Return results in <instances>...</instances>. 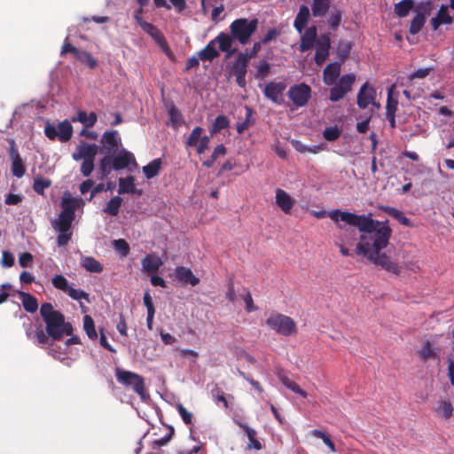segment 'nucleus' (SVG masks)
Returning a JSON list of instances; mask_svg holds the SVG:
<instances>
[{
	"mask_svg": "<svg viewBox=\"0 0 454 454\" xmlns=\"http://www.w3.org/2000/svg\"><path fill=\"white\" fill-rule=\"evenodd\" d=\"M175 275L176 279L182 284L196 286L200 283V278L192 273V270L184 266L176 267L175 269Z\"/></svg>",
	"mask_w": 454,
	"mask_h": 454,
	"instance_id": "obj_21",
	"label": "nucleus"
},
{
	"mask_svg": "<svg viewBox=\"0 0 454 454\" xmlns=\"http://www.w3.org/2000/svg\"><path fill=\"white\" fill-rule=\"evenodd\" d=\"M27 335L29 339H32L39 345H43L47 341V336L43 333V331L40 328L36 329L35 333L32 334V333L27 331Z\"/></svg>",
	"mask_w": 454,
	"mask_h": 454,
	"instance_id": "obj_51",
	"label": "nucleus"
},
{
	"mask_svg": "<svg viewBox=\"0 0 454 454\" xmlns=\"http://www.w3.org/2000/svg\"><path fill=\"white\" fill-rule=\"evenodd\" d=\"M119 194L123 193H137L141 194V191L136 189L135 186V177L132 176H129L124 178L119 179Z\"/></svg>",
	"mask_w": 454,
	"mask_h": 454,
	"instance_id": "obj_25",
	"label": "nucleus"
},
{
	"mask_svg": "<svg viewBox=\"0 0 454 454\" xmlns=\"http://www.w3.org/2000/svg\"><path fill=\"white\" fill-rule=\"evenodd\" d=\"M432 10V4L429 1L420 2L415 7V16L413 17L411 26L410 33L412 35L418 34L425 25L427 16L430 14Z\"/></svg>",
	"mask_w": 454,
	"mask_h": 454,
	"instance_id": "obj_9",
	"label": "nucleus"
},
{
	"mask_svg": "<svg viewBox=\"0 0 454 454\" xmlns=\"http://www.w3.org/2000/svg\"><path fill=\"white\" fill-rule=\"evenodd\" d=\"M203 129L195 127L189 135L186 145L195 147L199 154L203 153L208 147L210 137L208 136H202Z\"/></svg>",
	"mask_w": 454,
	"mask_h": 454,
	"instance_id": "obj_12",
	"label": "nucleus"
},
{
	"mask_svg": "<svg viewBox=\"0 0 454 454\" xmlns=\"http://www.w3.org/2000/svg\"><path fill=\"white\" fill-rule=\"evenodd\" d=\"M432 70V67L419 68L409 75V79H423L427 77Z\"/></svg>",
	"mask_w": 454,
	"mask_h": 454,
	"instance_id": "obj_55",
	"label": "nucleus"
},
{
	"mask_svg": "<svg viewBox=\"0 0 454 454\" xmlns=\"http://www.w3.org/2000/svg\"><path fill=\"white\" fill-rule=\"evenodd\" d=\"M331 4V0H312V14L315 17L325 15Z\"/></svg>",
	"mask_w": 454,
	"mask_h": 454,
	"instance_id": "obj_31",
	"label": "nucleus"
},
{
	"mask_svg": "<svg viewBox=\"0 0 454 454\" xmlns=\"http://www.w3.org/2000/svg\"><path fill=\"white\" fill-rule=\"evenodd\" d=\"M258 27V20H248L246 18L235 20L230 26L231 36L241 44L248 43L251 35Z\"/></svg>",
	"mask_w": 454,
	"mask_h": 454,
	"instance_id": "obj_6",
	"label": "nucleus"
},
{
	"mask_svg": "<svg viewBox=\"0 0 454 454\" xmlns=\"http://www.w3.org/2000/svg\"><path fill=\"white\" fill-rule=\"evenodd\" d=\"M342 12L340 10L334 9L330 13L328 18V24L333 29H336L341 20Z\"/></svg>",
	"mask_w": 454,
	"mask_h": 454,
	"instance_id": "obj_50",
	"label": "nucleus"
},
{
	"mask_svg": "<svg viewBox=\"0 0 454 454\" xmlns=\"http://www.w3.org/2000/svg\"><path fill=\"white\" fill-rule=\"evenodd\" d=\"M20 296L22 305L27 312L33 313L37 310L38 302L34 296L25 292H20Z\"/></svg>",
	"mask_w": 454,
	"mask_h": 454,
	"instance_id": "obj_33",
	"label": "nucleus"
},
{
	"mask_svg": "<svg viewBox=\"0 0 454 454\" xmlns=\"http://www.w3.org/2000/svg\"><path fill=\"white\" fill-rule=\"evenodd\" d=\"M309 434L314 437L321 439L323 441V442L327 446V448L329 449V450L331 452H333V453L336 452V448H335L334 442L332 441V439L328 434H326L325 432H323L321 430H318V429H314V430L310 431Z\"/></svg>",
	"mask_w": 454,
	"mask_h": 454,
	"instance_id": "obj_39",
	"label": "nucleus"
},
{
	"mask_svg": "<svg viewBox=\"0 0 454 454\" xmlns=\"http://www.w3.org/2000/svg\"><path fill=\"white\" fill-rule=\"evenodd\" d=\"M310 13L309 9L307 5H301L299 9V12L295 17L294 26L295 29L301 34L304 28L306 27Z\"/></svg>",
	"mask_w": 454,
	"mask_h": 454,
	"instance_id": "obj_24",
	"label": "nucleus"
},
{
	"mask_svg": "<svg viewBox=\"0 0 454 454\" xmlns=\"http://www.w3.org/2000/svg\"><path fill=\"white\" fill-rule=\"evenodd\" d=\"M113 247L121 257L127 256L129 252V244L121 239L114 240Z\"/></svg>",
	"mask_w": 454,
	"mask_h": 454,
	"instance_id": "obj_45",
	"label": "nucleus"
},
{
	"mask_svg": "<svg viewBox=\"0 0 454 454\" xmlns=\"http://www.w3.org/2000/svg\"><path fill=\"white\" fill-rule=\"evenodd\" d=\"M78 51L79 50L75 47H74L72 44H70L68 42H67V39H66L63 46H62V49H61V51H60V54L61 55H64L67 52H70L72 53L74 57L78 54Z\"/></svg>",
	"mask_w": 454,
	"mask_h": 454,
	"instance_id": "obj_62",
	"label": "nucleus"
},
{
	"mask_svg": "<svg viewBox=\"0 0 454 454\" xmlns=\"http://www.w3.org/2000/svg\"><path fill=\"white\" fill-rule=\"evenodd\" d=\"M142 271L148 275L156 274L163 265L161 258L154 253L146 254L141 261Z\"/></svg>",
	"mask_w": 454,
	"mask_h": 454,
	"instance_id": "obj_18",
	"label": "nucleus"
},
{
	"mask_svg": "<svg viewBox=\"0 0 454 454\" xmlns=\"http://www.w3.org/2000/svg\"><path fill=\"white\" fill-rule=\"evenodd\" d=\"M97 153L96 145L82 142L76 147L72 156L74 160H95Z\"/></svg>",
	"mask_w": 454,
	"mask_h": 454,
	"instance_id": "obj_16",
	"label": "nucleus"
},
{
	"mask_svg": "<svg viewBox=\"0 0 454 454\" xmlns=\"http://www.w3.org/2000/svg\"><path fill=\"white\" fill-rule=\"evenodd\" d=\"M67 293L74 300L88 299V294L81 289H74L70 286Z\"/></svg>",
	"mask_w": 454,
	"mask_h": 454,
	"instance_id": "obj_56",
	"label": "nucleus"
},
{
	"mask_svg": "<svg viewBox=\"0 0 454 454\" xmlns=\"http://www.w3.org/2000/svg\"><path fill=\"white\" fill-rule=\"evenodd\" d=\"M246 111H247L246 120L244 121L239 122L237 124V131H238L239 134H242L253 123L251 121V117H252V114H253L252 109L250 107H248V106H246Z\"/></svg>",
	"mask_w": 454,
	"mask_h": 454,
	"instance_id": "obj_48",
	"label": "nucleus"
},
{
	"mask_svg": "<svg viewBox=\"0 0 454 454\" xmlns=\"http://www.w3.org/2000/svg\"><path fill=\"white\" fill-rule=\"evenodd\" d=\"M329 216L340 228V223L356 227L359 231L358 240L356 244V254L366 258L370 262L383 270L398 275L401 267L389 252L384 249L387 247L392 235L388 221H377L372 215H356L348 211L333 209Z\"/></svg>",
	"mask_w": 454,
	"mask_h": 454,
	"instance_id": "obj_1",
	"label": "nucleus"
},
{
	"mask_svg": "<svg viewBox=\"0 0 454 454\" xmlns=\"http://www.w3.org/2000/svg\"><path fill=\"white\" fill-rule=\"evenodd\" d=\"M267 327L274 333L289 337L297 333V325L295 321L281 313H271L265 320Z\"/></svg>",
	"mask_w": 454,
	"mask_h": 454,
	"instance_id": "obj_5",
	"label": "nucleus"
},
{
	"mask_svg": "<svg viewBox=\"0 0 454 454\" xmlns=\"http://www.w3.org/2000/svg\"><path fill=\"white\" fill-rule=\"evenodd\" d=\"M341 134L340 129H339L337 126H331L327 127L324 132L323 137L325 140L333 142L339 138V137Z\"/></svg>",
	"mask_w": 454,
	"mask_h": 454,
	"instance_id": "obj_46",
	"label": "nucleus"
},
{
	"mask_svg": "<svg viewBox=\"0 0 454 454\" xmlns=\"http://www.w3.org/2000/svg\"><path fill=\"white\" fill-rule=\"evenodd\" d=\"M330 39L328 36L320 37L316 43L315 61L321 66L329 55Z\"/></svg>",
	"mask_w": 454,
	"mask_h": 454,
	"instance_id": "obj_20",
	"label": "nucleus"
},
{
	"mask_svg": "<svg viewBox=\"0 0 454 454\" xmlns=\"http://www.w3.org/2000/svg\"><path fill=\"white\" fill-rule=\"evenodd\" d=\"M434 411L444 419H449L453 414V406L450 401L442 400L437 403Z\"/></svg>",
	"mask_w": 454,
	"mask_h": 454,
	"instance_id": "obj_32",
	"label": "nucleus"
},
{
	"mask_svg": "<svg viewBox=\"0 0 454 454\" xmlns=\"http://www.w3.org/2000/svg\"><path fill=\"white\" fill-rule=\"evenodd\" d=\"M101 153L111 156L122 147L121 139L117 130L106 131L101 137Z\"/></svg>",
	"mask_w": 454,
	"mask_h": 454,
	"instance_id": "obj_10",
	"label": "nucleus"
},
{
	"mask_svg": "<svg viewBox=\"0 0 454 454\" xmlns=\"http://www.w3.org/2000/svg\"><path fill=\"white\" fill-rule=\"evenodd\" d=\"M94 169V160H82L81 172L84 176H89Z\"/></svg>",
	"mask_w": 454,
	"mask_h": 454,
	"instance_id": "obj_58",
	"label": "nucleus"
},
{
	"mask_svg": "<svg viewBox=\"0 0 454 454\" xmlns=\"http://www.w3.org/2000/svg\"><path fill=\"white\" fill-rule=\"evenodd\" d=\"M10 156L12 160V173L14 176L20 178L22 177L25 174V167L23 165V160L18 153L15 143L13 140L10 141Z\"/></svg>",
	"mask_w": 454,
	"mask_h": 454,
	"instance_id": "obj_19",
	"label": "nucleus"
},
{
	"mask_svg": "<svg viewBox=\"0 0 454 454\" xmlns=\"http://www.w3.org/2000/svg\"><path fill=\"white\" fill-rule=\"evenodd\" d=\"M233 37L225 33H220L213 41L218 43L222 51L230 52L232 46Z\"/></svg>",
	"mask_w": 454,
	"mask_h": 454,
	"instance_id": "obj_34",
	"label": "nucleus"
},
{
	"mask_svg": "<svg viewBox=\"0 0 454 454\" xmlns=\"http://www.w3.org/2000/svg\"><path fill=\"white\" fill-rule=\"evenodd\" d=\"M141 28L154 39H160V31L153 24L145 21L142 23Z\"/></svg>",
	"mask_w": 454,
	"mask_h": 454,
	"instance_id": "obj_53",
	"label": "nucleus"
},
{
	"mask_svg": "<svg viewBox=\"0 0 454 454\" xmlns=\"http://www.w3.org/2000/svg\"><path fill=\"white\" fill-rule=\"evenodd\" d=\"M81 264L89 272L99 273L103 270L101 263L91 256L82 257Z\"/></svg>",
	"mask_w": 454,
	"mask_h": 454,
	"instance_id": "obj_29",
	"label": "nucleus"
},
{
	"mask_svg": "<svg viewBox=\"0 0 454 454\" xmlns=\"http://www.w3.org/2000/svg\"><path fill=\"white\" fill-rule=\"evenodd\" d=\"M115 377L120 384L126 387H132L133 390L143 401H145L148 398L144 379L139 374L121 368H116Z\"/></svg>",
	"mask_w": 454,
	"mask_h": 454,
	"instance_id": "obj_7",
	"label": "nucleus"
},
{
	"mask_svg": "<svg viewBox=\"0 0 454 454\" xmlns=\"http://www.w3.org/2000/svg\"><path fill=\"white\" fill-rule=\"evenodd\" d=\"M285 90L286 84L284 82H271L265 86L263 92L266 98L280 105L283 102V92Z\"/></svg>",
	"mask_w": 454,
	"mask_h": 454,
	"instance_id": "obj_17",
	"label": "nucleus"
},
{
	"mask_svg": "<svg viewBox=\"0 0 454 454\" xmlns=\"http://www.w3.org/2000/svg\"><path fill=\"white\" fill-rule=\"evenodd\" d=\"M98 120V116L95 113L91 112L87 114L84 111L78 112L76 117L72 118L73 121L81 122L85 128L92 127Z\"/></svg>",
	"mask_w": 454,
	"mask_h": 454,
	"instance_id": "obj_28",
	"label": "nucleus"
},
{
	"mask_svg": "<svg viewBox=\"0 0 454 454\" xmlns=\"http://www.w3.org/2000/svg\"><path fill=\"white\" fill-rule=\"evenodd\" d=\"M58 139L61 142L68 141L73 135V127L68 121L58 124Z\"/></svg>",
	"mask_w": 454,
	"mask_h": 454,
	"instance_id": "obj_30",
	"label": "nucleus"
},
{
	"mask_svg": "<svg viewBox=\"0 0 454 454\" xmlns=\"http://www.w3.org/2000/svg\"><path fill=\"white\" fill-rule=\"evenodd\" d=\"M416 5L412 0H402L395 4V13L400 17H407L411 10L415 11Z\"/></svg>",
	"mask_w": 454,
	"mask_h": 454,
	"instance_id": "obj_26",
	"label": "nucleus"
},
{
	"mask_svg": "<svg viewBox=\"0 0 454 454\" xmlns=\"http://www.w3.org/2000/svg\"><path fill=\"white\" fill-rule=\"evenodd\" d=\"M79 205V200L72 197L69 192H65L62 197L63 210L59 214L58 219L73 221L74 217V210Z\"/></svg>",
	"mask_w": 454,
	"mask_h": 454,
	"instance_id": "obj_15",
	"label": "nucleus"
},
{
	"mask_svg": "<svg viewBox=\"0 0 454 454\" xmlns=\"http://www.w3.org/2000/svg\"><path fill=\"white\" fill-rule=\"evenodd\" d=\"M419 355L423 358H428L434 355V352L431 348V345L428 341L423 343V346L419 350Z\"/></svg>",
	"mask_w": 454,
	"mask_h": 454,
	"instance_id": "obj_61",
	"label": "nucleus"
},
{
	"mask_svg": "<svg viewBox=\"0 0 454 454\" xmlns=\"http://www.w3.org/2000/svg\"><path fill=\"white\" fill-rule=\"evenodd\" d=\"M340 71V63L333 62L327 65L323 72L325 84L333 85L330 90V100L332 102H337L343 98L351 90L352 85L356 81L354 74H347L342 75L337 82Z\"/></svg>",
	"mask_w": 454,
	"mask_h": 454,
	"instance_id": "obj_2",
	"label": "nucleus"
},
{
	"mask_svg": "<svg viewBox=\"0 0 454 454\" xmlns=\"http://www.w3.org/2000/svg\"><path fill=\"white\" fill-rule=\"evenodd\" d=\"M238 425L245 431L248 440H249V444H248V448L249 449H254V450H261L262 449V444L261 442L256 439V431L253 428H251L250 427H248L247 424L245 423H242V422H237Z\"/></svg>",
	"mask_w": 454,
	"mask_h": 454,
	"instance_id": "obj_27",
	"label": "nucleus"
},
{
	"mask_svg": "<svg viewBox=\"0 0 454 454\" xmlns=\"http://www.w3.org/2000/svg\"><path fill=\"white\" fill-rule=\"evenodd\" d=\"M161 160L160 159H155L143 167V172L146 178L150 179L156 176L160 169Z\"/></svg>",
	"mask_w": 454,
	"mask_h": 454,
	"instance_id": "obj_35",
	"label": "nucleus"
},
{
	"mask_svg": "<svg viewBox=\"0 0 454 454\" xmlns=\"http://www.w3.org/2000/svg\"><path fill=\"white\" fill-rule=\"evenodd\" d=\"M33 262V256L29 253H23L19 256V263L21 267H29Z\"/></svg>",
	"mask_w": 454,
	"mask_h": 454,
	"instance_id": "obj_59",
	"label": "nucleus"
},
{
	"mask_svg": "<svg viewBox=\"0 0 454 454\" xmlns=\"http://www.w3.org/2000/svg\"><path fill=\"white\" fill-rule=\"evenodd\" d=\"M311 97V89L305 83L292 86L288 90V98L295 107L304 106Z\"/></svg>",
	"mask_w": 454,
	"mask_h": 454,
	"instance_id": "obj_11",
	"label": "nucleus"
},
{
	"mask_svg": "<svg viewBox=\"0 0 454 454\" xmlns=\"http://www.w3.org/2000/svg\"><path fill=\"white\" fill-rule=\"evenodd\" d=\"M317 38V27H309L301 37L300 50L301 51H306L311 49L316 43Z\"/></svg>",
	"mask_w": 454,
	"mask_h": 454,
	"instance_id": "obj_23",
	"label": "nucleus"
},
{
	"mask_svg": "<svg viewBox=\"0 0 454 454\" xmlns=\"http://www.w3.org/2000/svg\"><path fill=\"white\" fill-rule=\"evenodd\" d=\"M356 239L358 240L356 231L347 229L341 232L336 241L340 244L351 247Z\"/></svg>",
	"mask_w": 454,
	"mask_h": 454,
	"instance_id": "obj_38",
	"label": "nucleus"
},
{
	"mask_svg": "<svg viewBox=\"0 0 454 454\" xmlns=\"http://www.w3.org/2000/svg\"><path fill=\"white\" fill-rule=\"evenodd\" d=\"M73 221L55 219L52 222L53 229L58 232L57 243L59 247L66 246L71 239V224Z\"/></svg>",
	"mask_w": 454,
	"mask_h": 454,
	"instance_id": "obj_13",
	"label": "nucleus"
},
{
	"mask_svg": "<svg viewBox=\"0 0 454 454\" xmlns=\"http://www.w3.org/2000/svg\"><path fill=\"white\" fill-rule=\"evenodd\" d=\"M58 126H54L50 122H47L44 128V133L46 137L51 140L58 138Z\"/></svg>",
	"mask_w": 454,
	"mask_h": 454,
	"instance_id": "obj_57",
	"label": "nucleus"
},
{
	"mask_svg": "<svg viewBox=\"0 0 454 454\" xmlns=\"http://www.w3.org/2000/svg\"><path fill=\"white\" fill-rule=\"evenodd\" d=\"M218 51L215 48V41H211L200 52V57L201 59L212 60L218 56Z\"/></svg>",
	"mask_w": 454,
	"mask_h": 454,
	"instance_id": "obj_40",
	"label": "nucleus"
},
{
	"mask_svg": "<svg viewBox=\"0 0 454 454\" xmlns=\"http://www.w3.org/2000/svg\"><path fill=\"white\" fill-rule=\"evenodd\" d=\"M384 211L397 220L400 223L405 226H411V223L409 218H407L403 213L395 207H385Z\"/></svg>",
	"mask_w": 454,
	"mask_h": 454,
	"instance_id": "obj_37",
	"label": "nucleus"
},
{
	"mask_svg": "<svg viewBox=\"0 0 454 454\" xmlns=\"http://www.w3.org/2000/svg\"><path fill=\"white\" fill-rule=\"evenodd\" d=\"M52 285L64 292H67L70 286L68 285L67 279L62 275H56L52 278Z\"/></svg>",
	"mask_w": 454,
	"mask_h": 454,
	"instance_id": "obj_49",
	"label": "nucleus"
},
{
	"mask_svg": "<svg viewBox=\"0 0 454 454\" xmlns=\"http://www.w3.org/2000/svg\"><path fill=\"white\" fill-rule=\"evenodd\" d=\"M75 59L80 60L82 63L87 65L90 68H94L97 67L98 62L96 59H94L90 53L83 51H79L78 54L75 56Z\"/></svg>",
	"mask_w": 454,
	"mask_h": 454,
	"instance_id": "obj_42",
	"label": "nucleus"
},
{
	"mask_svg": "<svg viewBox=\"0 0 454 454\" xmlns=\"http://www.w3.org/2000/svg\"><path fill=\"white\" fill-rule=\"evenodd\" d=\"M454 22V11L448 4H442L436 15L430 20L434 30H437L442 25H450Z\"/></svg>",
	"mask_w": 454,
	"mask_h": 454,
	"instance_id": "obj_14",
	"label": "nucleus"
},
{
	"mask_svg": "<svg viewBox=\"0 0 454 454\" xmlns=\"http://www.w3.org/2000/svg\"><path fill=\"white\" fill-rule=\"evenodd\" d=\"M169 122L173 128L177 129L183 121L181 113L174 106H171L168 111Z\"/></svg>",
	"mask_w": 454,
	"mask_h": 454,
	"instance_id": "obj_47",
	"label": "nucleus"
},
{
	"mask_svg": "<svg viewBox=\"0 0 454 454\" xmlns=\"http://www.w3.org/2000/svg\"><path fill=\"white\" fill-rule=\"evenodd\" d=\"M377 92L368 82H364L359 89L356 97V103L359 108L366 109L374 106L376 110L380 108V104L376 101Z\"/></svg>",
	"mask_w": 454,
	"mask_h": 454,
	"instance_id": "obj_8",
	"label": "nucleus"
},
{
	"mask_svg": "<svg viewBox=\"0 0 454 454\" xmlns=\"http://www.w3.org/2000/svg\"><path fill=\"white\" fill-rule=\"evenodd\" d=\"M395 85H392L387 90V106H386V115H395V112L397 109L398 101L394 98Z\"/></svg>",
	"mask_w": 454,
	"mask_h": 454,
	"instance_id": "obj_36",
	"label": "nucleus"
},
{
	"mask_svg": "<svg viewBox=\"0 0 454 454\" xmlns=\"http://www.w3.org/2000/svg\"><path fill=\"white\" fill-rule=\"evenodd\" d=\"M22 195L20 194H13L10 193L5 198V204L7 205H18L20 202L22 201Z\"/></svg>",
	"mask_w": 454,
	"mask_h": 454,
	"instance_id": "obj_63",
	"label": "nucleus"
},
{
	"mask_svg": "<svg viewBox=\"0 0 454 454\" xmlns=\"http://www.w3.org/2000/svg\"><path fill=\"white\" fill-rule=\"evenodd\" d=\"M229 127V121L226 116L224 115H219L215 120L212 127H211V133L215 134L217 132H220L222 129H226Z\"/></svg>",
	"mask_w": 454,
	"mask_h": 454,
	"instance_id": "obj_44",
	"label": "nucleus"
},
{
	"mask_svg": "<svg viewBox=\"0 0 454 454\" xmlns=\"http://www.w3.org/2000/svg\"><path fill=\"white\" fill-rule=\"evenodd\" d=\"M176 409H177V411L180 415V417L182 418L183 421L187 424V425H190L192 423V413L190 412L189 411H187L184 406L183 404L181 403H178L176 405Z\"/></svg>",
	"mask_w": 454,
	"mask_h": 454,
	"instance_id": "obj_52",
	"label": "nucleus"
},
{
	"mask_svg": "<svg viewBox=\"0 0 454 454\" xmlns=\"http://www.w3.org/2000/svg\"><path fill=\"white\" fill-rule=\"evenodd\" d=\"M121 202L122 199L119 196L112 198L104 208V212L111 215H116L119 213Z\"/></svg>",
	"mask_w": 454,
	"mask_h": 454,
	"instance_id": "obj_41",
	"label": "nucleus"
},
{
	"mask_svg": "<svg viewBox=\"0 0 454 454\" xmlns=\"http://www.w3.org/2000/svg\"><path fill=\"white\" fill-rule=\"evenodd\" d=\"M40 313L46 324L47 333L54 340H60L64 335L71 333V325L65 322L64 316L55 310L51 303H43Z\"/></svg>",
	"mask_w": 454,
	"mask_h": 454,
	"instance_id": "obj_3",
	"label": "nucleus"
},
{
	"mask_svg": "<svg viewBox=\"0 0 454 454\" xmlns=\"http://www.w3.org/2000/svg\"><path fill=\"white\" fill-rule=\"evenodd\" d=\"M276 203L283 212L288 214L294 207V201L286 191L278 188L276 190Z\"/></svg>",
	"mask_w": 454,
	"mask_h": 454,
	"instance_id": "obj_22",
	"label": "nucleus"
},
{
	"mask_svg": "<svg viewBox=\"0 0 454 454\" xmlns=\"http://www.w3.org/2000/svg\"><path fill=\"white\" fill-rule=\"evenodd\" d=\"M143 301L145 306L146 307L147 312H155L153 299L149 292L145 293Z\"/></svg>",
	"mask_w": 454,
	"mask_h": 454,
	"instance_id": "obj_64",
	"label": "nucleus"
},
{
	"mask_svg": "<svg viewBox=\"0 0 454 454\" xmlns=\"http://www.w3.org/2000/svg\"><path fill=\"white\" fill-rule=\"evenodd\" d=\"M13 263H14L13 255L7 251H4L3 254H2V261H1L2 266L5 267V268H9V267L12 266Z\"/></svg>",
	"mask_w": 454,
	"mask_h": 454,
	"instance_id": "obj_60",
	"label": "nucleus"
},
{
	"mask_svg": "<svg viewBox=\"0 0 454 454\" xmlns=\"http://www.w3.org/2000/svg\"><path fill=\"white\" fill-rule=\"evenodd\" d=\"M135 162L134 155L121 147L115 153V154L105 155L99 160V172L101 174V179L107 176L113 169L120 170L127 168L130 163Z\"/></svg>",
	"mask_w": 454,
	"mask_h": 454,
	"instance_id": "obj_4",
	"label": "nucleus"
},
{
	"mask_svg": "<svg viewBox=\"0 0 454 454\" xmlns=\"http://www.w3.org/2000/svg\"><path fill=\"white\" fill-rule=\"evenodd\" d=\"M83 328L88 335V337L91 340L97 339V332L95 330L94 321L90 316L86 315L83 318Z\"/></svg>",
	"mask_w": 454,
	"mask_h": 454,
	"instance_id": "obj_43",
	"label": "nucleus"
},
{
	"mask_svg": "<svg viewBox=\"0 0 454 454\" xmlns=\"http://www.w3.org/2000/svg\"><path fill=\"white\" fill-rule=\"evenodd\" d=\"M51 181L44 178H36L34 182V190L37 193H43L44 189L50 187Z\"/></svg>",
	"mask_w": 454,
	"mask_h": 454,
	"instance_id": "obj_54",
	"label": "nucleus"
}]
</instances>
